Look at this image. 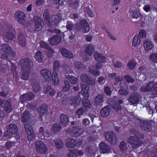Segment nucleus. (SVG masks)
Wrapping results in <instances>:
<instances>
[{
  "label": "nucleus",
  "mask_w": 157,
  "mask_h": 157,
  "mask_svg": "<svg viewBox=\"0 0 157 157\" xmlns=\"http://www.w3.org/2000/svg\"><path fill=\"white\" fill-rule=\"evenodd\" d=\"M0 52L2 54V58L6 59L8 58L10 54L14 56L15 53L13 52L10 46L7 44L0 45Z\"/></svg>",
  "instance_id": "1"
},
{
  "label": "nucleus",
  "mask_w": 157,
  "mask_h": 157,
  "mask_svg": "<svg viewBox=\"0 0 157 157\" xmlns=\"http://www.w3.org/2000/svg\"><path fill=\"white\" fill-rule=\"evenodd\" d=\"M140 91L145 92L151 91L153 94L157 95V82L154 83L151 81L149 82L146 86H142L140 88Z\"/></svg>",
  "instance_id": "2"
},
{
  "label": "nucleus",
  "mask_w": 157,
  "mask_h": 157,
  "mask_svg": "<svg viewBox=\"0 0 157 157\" xmlns=\"http://www.w3.org/2000/svg\"><path fill=\"white\" fill-rule=\"evenodd\" d=\"M61 19L60 17L58 15H54L51 17L50 21H48L47 22V25L52 29L56 28L58 27V23L60 21Z\"/></svg>",
  "instance_id": "3"
},
{
  "label": "nucleus",
  "mask_w": 157,
  "mask_h": 157,
  "mask_svg": "<svg viewBox=\"0 0 157 157\" xmlns=\"http://www.w3.org/2000/svg\"><path fill=\"white\" fill-rule=\"evenodd\" d=\"M104 136L105 139L109 141L113 145L116 144L117 141V137L115 133L113 132H105Z\"/></svg>",
  "instance_id": "4"
},
{
  "label": "nucleus",
  "mask_w": 157,
  "mask_h": 157,
  "mask_svg": "<svg viewBox=\"0 0 157 157\" xmlns=\"http://www.w3.org/2000/svg\"><path fill=\"white\" fill-rule=\"evenodd\" d=\"M76 29L77 31H82L86 33L89 31L90 27L87 21L84 19H82L81 20Z\"/></svg>",
  "instance_id": "5"
},
{
  "label": "nucleus",
  "mask_w": 157,
  "mask_h": 157,
  "mask_svg": "<svg viewBox=\"0 0 157 157\" xmlns=\"http://www.w3.org/2000/svg\"><path fill=\"white\" fill-rule=\"evenodd\" d=\"M33 65L32 61L29 59H25L21 61L20 66L22 71L27 70L30 71L31 67Z\"/></svg>",
  "instance_id": "6"
},
{
  "label": "nucleus",
  "mask_w": 157,
  "mask_h": 157,
  "mask_svg": "<svg viewBox=\"0 0 157 157\" xmlns=\"http://www.w3.org/2000/svg\"><path fill=\"white\" fill-rule=\"evenodd\" d=\"M128 141L134 148H136L140 146L141 143V142L138 137L136 135L130 136L128 138Z\"/></svg>",
  "instance_id": "7"
},
{
  "label": "nucleus",
  "mask_w": 157,
  "mask_h": 157,
  "mask_svg": "<svg viewBox=\"0 0 157 157\" xmlns=\"http://www.w3.org/2000/svg\"><path fill=\"white\" fill-rule=\"evenodd\" d=\"M35 145L37 152L41 154H44L47 152L48 150L47 148L43 141H36Z\"/></svg>",
  "instance_id": "8"
},
{
  "label": "nucleus",
  "mask_w": 157,
  "mask_h": 157,
  "mask_svg": "<svg viewBox=\"0 0 157 157\" xmlns=\"http://www.w3.org/2000/svg\"><path fill=\"white\" fill-rule=\"evenodd\" d=\"M135 123H140V127L143 130L147 132H150L151 130V124L147 121H142L139 119H137L135 121Z\"/></svg>",
  "instance_id": "9"
},
{
  "label": "nucleus",
  "mask_w": 157,
  "mask_h": 157,
  "mask_svg": "<svg viewBox=\"0 0 157 157\" xmlns=\"http://www.w3.org/2000/svg\"><path fill=\"white\" fill-rule=\"evenodd\" d=\"M81 81L88 84L93 86L95 84V81L92 78L87 74L83 73L81 75L80 77Z\"/></svg>",
  "instance_id": "10"
},
{
  "label": "nucleus",
  "mask_w": 157,
  "mask_h": 157,
  "mask_svg": "<svg viewBox=\"0 0 157 157\" xmlns=\"http://www.w3.org/2000/svg\"><path fill=\"white\" fill-rule=\"evenodd\" d=\"M140 94L137 92H134L129 97L128 101L133 105L137 104L140 101Z\"/></svg>",
  "instance_id": "11"
},
{
  "label": "nucleus",
  "mask_w": 157,
  "mask_h": 157,
  "mask_svg": "<svg viewBox=\"0 0 157 157\" xmlns=\"http://www.w3.org/2000/svg\"><path fill=\"white\" fill-rule=\"evenodd\" d=\"M34 18L35 24L34 31H40L42 29V26L44 25L43 21L41 18L35 16Z\"/></svg>",
  "instance_id": "12"
},
{
  "label": "nucleus",
  "mask_w": 157,
  "mask_h": 157,
  "mask_svg": "<svg viewBox=\"0 0 157 157\" xmlns=\"http://www.w3.org/2000/svg\"><path fill=\"white\" fill-rule=\"evenodd\" d=\"M0 105L4 107V110L8 113L11 110V100L8 99L7 100H2L0 99Z\"/></svg>",
  "instance_id": "13"
},
{
  "label": "nucleus",
  "mask_w": 157,
  "mask_h": 157,
  "mask_svg": "<svg viewBox=\"0 0 157 157\" xmlns=\"http://www.w3.org/2000/svg\"><path fill=\"white\" fill-rule=\"evenodd\" d=\"M14 17L16 21L19 23L23 24L26 19L25 14L21 11H17L15 12Z\"/></svg>",
  "instance_id": "14"
},
{
  "label": "nucleus",
  "mask_w": 157,
  "mask_h": 157,
  "mask_svg": "<svg viewBox=\"0 0 157 157\" xmlns=\"http://www.w3.org/2000/svg\"><path fill=\"white\" fill-rule=\"evenodd\" d=\"M102 67V65L100 63H98L95 65V70L94 69L92 66H90L89 67V71L93 75L96 76L99 75L100 72L97 69H101Z\"/></svg>",
  "instance_id": "15"
},
{
  "label": "nucleus",
  "mask_w": 157,
  "mask_h": 157,
  "mask_svg": "<svg viewBox=\"0 0 157 157\" xmlns=\"http://www.w3.org/2000/svg\"><path fill=\"white\" fill-rule=\"evenodd\" d=\"M34 97L35 95L33 93L29 92L21 96L20 98V100L22 103H23L25 101L31 100Z\"/></svg>",
  "instance_id": "16"
},
{
  "label": "nucleus",
  "mask_w": 157,
  "mask_h": 157,
  "mask_svg": "<svg viewBox=\"0 0 157 157\" xmlns=\"http://www.w3.org/2000/svg\"><path fill=\"white\" fill-rule=\"evenodd\" d=\"M41 75L45 79L46 81L49 82L52 78V74L50 71L47 69H43L40 71Z\"/></svg>",
  "instance_id": "17"
},
{
  "label": "nucleus",
  "mask_w": 157,
  "mask_h": 157,
  "mask_svg": "<svg viewBox=\"0 0 157 157\" xmlns=\"http://www.w3.org/2000/svg\"><path fill=\"white\" fill-rule=\"evenodd\" d=\"M80 87L82 89V94L83 96L85 98H88L89 95V90L90 86L81 83H80Z\"/></svg>",
  "instance_id": "18"
},
{
  "label": "nucleus",
  "mask_w": 157,
  "mask_h": 157,
  "mask_svg": "<svg viewBox=\"0 0 157 157\" xmlns=\"http://www.w3.org/2000/svg\"><path fill=\"white\" fill-rule=\"evenodd\" d=\"M81 100V98L79 95H76L74 97L70 98L69 104L71 105H73L75 107H76L79 104Z\"/></svg>",
  "instance_id": "19"
},
{
  "label": "nucleus",
  "mask_w": 157,
  "mask_h": 157,
  "mask_svg": "<svg viewBox=\"0 0 157 157\" xmlns=\"http://www.w3.org/2000/svg\"><path fill=\"white\" fill-rule=\"evenodd\" d=\"M17 130V127L14 124H10L7 129V132L8 135L11 136L15 134Z\"/></svg>",
  "instance_id": "20"
},
{
  "label": "nucleus",
  "mask_w": 157,
  "mask_h": 157,
  "mask_svg": "<svg viewBox=\"0 0 157 157\" xmlns=\"http://www.w3.org/2000/svg\"><path fill=\"white\" fill-rule=\"evenodd\" d=\"M100 151L103 153H108L110 151L111 148L109 145L104 142H102L99 144Z\"/></svg>",
  "instance_id": "21"
},
{
  "label": "nucleus",
  "mask_w": 157,
  "mask_h": 157,
  "mask_svg": "<svg viewBox=\"0 0 157 157\" xmlns=\"http://www.w3.org/2000/svg\"><path fill=\"white\" fill-rule=\"evenodd\" d=\"M44 92L45 94L51 96H54L55 93L54 89L49 85L45 86L44 87Z\"/></svg>",
  "instance_id": "22"
},
{
  "label": "nucleus",
  "mask_w": 157,
  "mask_h": 157,
  "mask_svg": "<svg viewBox=\"0 0 157 157\" xmlns=\"http://www.w3.org/2000/svg\"><path fill=\"white\" fill-rule=\"evenodd\" d=\"M94 56L95 60L98 62L103 63L106 61V59L102 54L99 53L97 52H95Z\"/></svg>",
  "instance_id": "23"
},
{
  "label": "nucleus",
  "mask_w": 157,
  "mask_h": 157,
  "mask_svg": "<svg viewBox=\"0 0 157 157\" xmlns=\"http://www.w3.org/2000/svg\"><path fill=\"white\" fill-rule=\"evenodd\" d=\"M143 45L145 50L146 51L151 50L153 46L151 42L148 39H146L144 41Z\"/></svg>",
  "instance_id": "24"
},
{
  "label": "nucleus",
  "mask_w": 157,
  "mask_h": 157,
  "mask_svg": "<svg viewBox=\"0 0 157 157\" xmlns=\"http://www.w3.org/2000/svg\"><path fill=\"white\" fill-rule=\"evenodd\" d=\"M40 117L46 115L48 113L47 108L46 105H43L40 106L37 109Z\"/></svg>",
  "instance_id": "25"
},
{
  "label": "nucleus",
  "mask_w": 157,
  "mask_h": 157,
  "mask_svg": "<svg viewBox=\"0 0 157 157\" xmlns=\"http://www.w3.org/2000/svg\"><path fill=\"white\" fill-rule=\"evenodd\" d=\"M61 53L63 56L68 58H72L74 57L73 55L71 52L65 48L61 49Z\"/></svg>",
  "instance_id": "26"
},
{
  "label": "nucleus",
  "mask_w": 157,
  "mask_h": 157,
  "mask_svg": "<svg viewBox=\"0 0 157 157\" xmlns=\"http://www.w3.org/2000/svg\"><path fill=\"white\" fill-rule=\"evenodd\" d=\"M66 146L69 148H73L75 146L77 143L75 140L71 138L67 139Z\"/></svg>",
  "instance_id": "27"
},
{
  "label": "nucleus",
  "mask_w": 157,
  "mask_h": 157,
  "mask_svg": "<svg viewBox=\"0 0 157 157\" xmlns=\"http://www.w3.org/2000/svg\"><path fill=\"white\" fill-rule=\"evenodd\" d=\"M50 43L51 44L55 45L59 44L61 41V38L59 36H54L50 39H49Z\"/></svg>",
  "instance_id": "28"
},
{
  "label": "nucleus",
  "mask_w": 157,
  "mask_h": 157,
  "mask_svg": "<svg viewBox=\"0 0 157 157\" xmlns=\"http://www.w3.org/2000/svg\"><path fill=\"white\" fill-rule=\"evenodd\" d=\"M132 17L133 19V21L135 22H138L141 19V15L137 11H134L132 12Z\"/></svg>",
  "instance_id": "29"
},
{
  "label": "nucleus",
  "mask_w": 157,
  "mask_h": 157,
  "mask_svg": "<svg viewBox=\"0 0 157 157\" xmlns=\"http://www.w3.org/2000/svg\"><path fill=\"white\" fill-rule=\"evenodd\" d=\"M94 48L93 45H88L86 46L85 50V52L89 56H91L92 53L94 51Z\"/></svg>",
  "instance_id": "30"
},
{
  "label": "nucleus",
  "mask_w": 157,
  "mask_h": 157,
  "mask_svg": "<svg viewBox=\"0 0 157 157\" xmlns=\"http://www.w3.org/2000/svg\"><path fill=\"white\" fill-rule=\"evenodd\" d=\"M103 101V96L102 95L99 94L95 98L94 105L96 106L101 105Z\"/></svg>",
  "instance_id": "31"
},
{
  "label": "nucleus",
  "mask_w": 157,
  "mask_h": 157,
  "mask_svg": "<svg viewBox=\"0 0 157 157\" xmlns=\"http://www.w3.org/2000/svg\"><path fill=\"white\" fill-rule=\"evenodd\" d=\"M110 112V107L109 106H106L102 109L100 111L101 115L103 117L108 116Z\"/></svg>",
  "instance_id": "32"
},
{
  "label": "nucleus",
  "mask_w": 157,
  "mask_h": 157,
  "mask_svg": "<svg viewBox=\"0 0 157 157\" xmlns=\"http://www.w3.org/2000/svg\"><path fill=\"white\" fill-rule=\"evenodd\" d=\"M19 43L22 47L26 45V39L25 36L22 34H19L18 36Z\"/></svg>",
  "instance_id": "33"
},
{
  "label": "nucleus",
  "mask_w": 157,
  "mask_h": 157,
  "mask_svg": "<svg viewBox=\"0 0 157 157\" xmlns=\"http://www.w3.org/2000/svg\"><path fill=\"white\" fill-rule=\"evenodd\" d=\"M31 83L34 91L37 92L39 91V86L38 82L36 80H31Z\"/></svg>",
  "instance_id": "34"
},
{
  "label": "nucleus",
  "mask_w": 157,
  "mask_h": 157,
  "mask_svg": "<svg viewBox=\"0 0 157 157\" xmlns=\"http://www.w3.org/2000/svg\"><path fill=\"white\" fill-rule=\"evenodd\" d=\"M30 114L27 111H25L22 116L21 121L23 123L28 121L30 117Z\"/></svg>",
  "instance_id": "35"
},
{
  "label": "nucleus",
  "mask_w": 157,
  "mask_h": 157,
  "mask_svg": "<svg viewBox=\"0 0 157 157\" xmlns=\"http://www.w3.org/2000/svg\"><path fill=\"white\" fill-rule=\"evenodd\" d=\"M60 119L61 123L63 125H66L69 121L68 117L65 114L61 115Z\"/></svg>",
  "instance_id": "36"
},
{
  "label": "nucleus",
  "mask_w": 157,
  "mask_h": 157,
  "mask_svg": "<svg viewBox=\"0 0 157 157\" xmlns=\"http://www.w3.org/2000/svg\"><path fill=\"white\" fill-rule=\"evenodd\" d=\"M136 65V63L134 60L133 59H132L128 62L127 67L129 70H131L135 68Z\"/></svg>",
  "instance_id": "37"
},
{
  "label": "nucleus",
  "mask_w": 157,
  "mask_h": 157,
  "mask_svg": "<svg viewBox=\"0 0 157 157\" xmlns=\"http://www.w3.org/2000/svg\"><path fill=\"white\" fill-rule=\"evenodd\" d=\"M39 135L40 136L42 135L44 137H48V132L47 130L41 127L39 129Z\"/></svg>",
  "instance_id": "38"
},
{
  "label": "nucleus",
  "mask_w": 157,
  "mask_h": 157,
  "mask_svg": "<svg viewBox=\"0 0 157 157\" xmlns=\"http://www.w3.org/2000/svg\"><path fill=\"white\" fill-rule=\"evenodd\" d=\"M52 79L53 84L54 85H56L59 83L57 74L56 72H53Z\"/></svg>",
  "instance_id": "39"
},
{
  "label": "nucleus",
  "mask_w": 157,
  "mask_h": 157,
  "mask_svg": "<svg viewBox=\"0 0 157 157\" xmlns=\"http://www.w3.org/2000/svg\"><path fill=\"white\" fill-rule=\"evenodd\" d=\"M140 43V40L138 36L135 35L133 40L132 45L134 47L138 46Z\"/></svg>",
  "instance_id": "40"
},
{
  "label": "nucleus",
  "mask_w": 157,
  "mask_h": 157,
  "mask_svg": "<svg viewBox=\"0 0 157 157\" xmlns=\"http://www.w3.org/2000/svg\"><path fill=\"white\" fill-rule=\"evenodd\" d=\"M75 66L78 70H82L86 68L85 65L82 64L81 62L77 61L75 63Z\"/></svg>",
  "instance_id": "41"
},
{
  "label": "nucleus",
  "mask_w": 157,
  "mask_h": 157,
  "mask_svg": "<svg viewBox=\"0 0 157 157\" xmlns=\"http://www.w3.org/2000/svg\"><path fill=\"white\" fill-rule=\"evenodd\" d=\"M56 146L58 149H61L63 147V145L62 140L59 139H56L54 140Z\"/></svg>",
  "instance_id": "42"
},
{
  "label": "nucleus",
  "mask_w": 157,
  "mask_h": 157,
  "mask_svg": "<svg viewBox=\"0 0 157 157\" xmlns=\"http://www.w3.org/2000/svg\"><path fill=\"white\" fill-rule=\"evenodd\" d=\"M66 78L70 81L71 83L73 84H76L78 80L77 78L71 75H67Z\"/></svg>",
  "instance_id": "43"
},
{
  "label": "nucleus",
  "mask_w": 157,
  "mask_h": 157,
  "mask_svg": "<svg viewBox=\"0 0 157 157\" xmlns=\"http://www.w3.org/2000/svg\"><path fill=\"white\" fill-rule=\"evenodd\" d=\"M7 30L9 31L6 33L7 38L10 40H13L14 38V35L12 33V30L11 29H8Z\"/></svg>",
  "instance_id": "44"
},
{
  "label": "nucleus",
  "mask_w": 157,
  "mask_h": 157,
  "mask_svg": "<svg viewBox=\"0 0 157 157\" xmlns=\"http://www.w3.org/2000/svg\"><path fill=\"white\" fill-rule=\"evenodd\" d=\"M43 55L40 51H38L36 54L35 58L39 62H41L43 59Z\"/></svg>",
  "instance_id": "45"
},
{
  "label": "nucleus",
  "mask_w": 157,
  "mask_h": 157,
  "mask_svg": "<svg viewBox=\"0 0 157 157\" xmlns=\"http://www.w3.org/2000/svg\"><path fill=\"white\" fill-rule=\"evenodd\" d=\"M82 102L84 107L86 109L89 108L90 106V101L87 99H83L82 101Z\"/></svg>",
  "instance_id": "46"
},
{
  "label": "nucleus",
  "mask_w": 157,
  "mask_h": 157,
  "mask_svg": "<svg viewBox=\"0 0 157 157\" xmlns=\"http://www.w3.org/2000/svg\"><path fill=\"white\" fill-rule=\"evenodd\" d=\"M52 130L54 132L59 131L61 129V125L59 124H55L52 125Z\"/></svg>",
  "instance_id": "47"
},
{
  "label": "nucleus",
  "mask_w": 157,
  "mask_h": 157,
  "mask_svg": "<svg viewBox=\"0 0 157 157\" xmlns=\"http://www.w3.org/2000/svg\"><path fill=\"white\" fill-rule=\"evenodd\" d=\"M119 147L121 150L123 151H124L127 149V147L126 144L123 141L120 142Z\"/></svg>",
  "instance_id": "48"
},
{
  "label": "nucleus",
  "mask_w": 157,
  "mask_h": 157,
  "mask_svg": "<svg viewBox=\"0 0 157 157\" xmlns=\"http://www.w3.org/2000/svg\"><path fill=\"white\" fill-rule=\"evenodd\" d=\"M70 88V84L68 81L67 80L65 81L63 89V91L64 92H66Z\"/></svg>",
  "instance_id": "49"
},
{
  "label": "nucleus",
  "mask_w": 157,
  "mask_h": 157,
  "mask_svg": "<svg viewBox=\"0 0 157 157\" xmlns=\"http://www.w3.org/2000/svg\"><path fill=\"white\" fill-rule=\"evenodd\" d=\"M124 78L126 80V81L128 83H132L134 81V80L133 78L128 75H124Z\"/></svg>",
  "instance_id": "50"
},
{
  "label": "nucleus",
  "mask_w": 157,
  "mask_h": 157,
  "mask_svg": "<svg viewBox=\"0 0 157 157\" xmlns=\"http://www.w3.org/2000/svg\"><path fill=\"white\" fill-rule=\"evenodd\" d=\"M86 111L87 110L86 108L82 107L78 109L77 110L76 113L78 115H80L86 112Z\"/></svg>",
  "instance_id": "51"
},
{
  "label": "nucleus",
  "mask_w": 157,
  "mask_h": 157,
  "mask_svg": "<svg viewBox=\"0 0 157 157\" xmlns=\"http://www.w3.org/2000/svg\"><path fill=\"white\" fill-rule=\"evenodd\" d=\"M25 130L27 133H29L33 132L32 127L28 124H25Z\"/></svg>",
  "instance_id": "52"
},
{
  "label": "nucleus",
  "mask_w": 157,
  "mask_h": 157,
  "mask_svg": "<svg viewBox=\"0 0 157 157\" xmlns=\"http://www.w3.org/2000/svg\"><path fill=\"white\" fill-rule=\"evenodd\" d=\"M23 72L22 74L21 78L24 80H26L28 79V77L29 76V71H28L27 70L22 71Z\"/></svg>",
  "instance_id": "53"
},
{
  "label": "nucleus",
  "mask_w": 157,
  "mask_h": 157,
  "mask_svg": "<svg viewBox=\"0 0 157 157\" xmlns=\"http://www.w3.org/2000/svg\"><path fill=\"white\" fill-rule=\"evenodd\" d=\"M73 131V132L76 135L81 134L83 131L82 129L79 128L77 127H74Z\"/></svg>",
  "instance_id": "54"
},
{
  "label": "nucleus",
  "mask_w": 157,
  "mask_h": 157,
  "mask_svg": "<svg viewBox=\"0 0 157 157\" xmlns=\"http://www.w3.org/2000/svg\"><path fill=\"white\" fill-rule=\"evenodd\" d=\"M53 69L55 71H58L60 67V64L59 61L57 60L54 61L53 63Z\"/></svg>",
  "instance_id": "55"
},
{
  "label": "nucleus",
  "mask_w": 157,
  "mask_h": 157,
  "mask_svg": "<svg viewBox=\"0 0 157 157\" xmlns=\"http://www.w3.org/2000/svg\"><path fill=\"white\" fill-rule=\"evenodd\" d=\"M150 59L154 62H157V53L151 54L150 56Z\"/></svg>",
  "instance_id": "56"
},
{
  "label": "nucleus",
  "mask_w": 157,
  "mask_h": 157,
  "mask_svg": "<svg viewBox=\"0 0 157 157\" xmlns=\"http://www.w3.org/2000/svg\"><path fill=\"white\" fill-rule=\"evenodd\" d=\"M77 150H72L70 151L68 153L67 155L69 157H76Z\"/></svg>",
  "instance_id": "57"
},
{
  "label": "nucleus",
  "mask_w": 157,
  "mask_h": 157,
  "mask_svg": "<svg viewBox=\"0 0 157 157\" xmlns=\"http://www.w3.org/2000/svg\"><path fill=\"white\" fill-rule=\"evenodd\" d=\"M79 2L78 1H76L71 5V7L73 8L74 10H77L79 8Z\"/></svg>",
  "instance_id": "58"
},
{
  "label": "nucleus",
  "mask_w": 157,
  "mask_h": 157,
  "mask_svg": "<svg viewBox=\"0 0 157 157\" xmlns=\"http://www.w3.org/2000/svg\"><path fill=\"white\" fill-rule=\"evenodd\" d=\"M85 12L87 13L91 17H93L92 12L90 10V8L88 7H86L84 8Z\"/></svg>",
  "instance_id": "59"
},
{
  "label": "nucleus",
  "mask_w": 157,
  "mask_h": 157,
  "mask_svg": "<svg viewBox=\"0 0 157 157\" xmlns=\"http://www.w3.org/2000/svg\"><path fill=\"white\" fill-rule=\"evenodd\" d=\"M112 107L116 111H118L121 110V106L120 105L117 104H113Z\"/></svg>",
  "instance_id": "60"
},
{
  "label": "nucleus",
  "mask_w": 157,
  "mask_h": 157,
  "mask_svg": "<svg viewBox=\"0 0 157 157\" xmlns=\"http://www.w3.org/2000/svg\"><path fill=\"white\" fill-rule=\"evenodd\" d=\"M27 134V138L29 140H32L35 138V135L33 132Z\"/></svg>",
  "instance_id": "61"
},
{
  "label": "nucleus",
  "mask_w": 157,
  "mask_h": 157,
  "mask_svg": "<svg viewBox=\"0 0 157 157\" xmlns=\"http://www.w3.org/2000/svg\"><path fill=\"white\" fill-rule=\"evenodd\" d=\"M113 62L114 66L116 67L119 68L121 67L122 65V63L119 61L114 62V60H113Z\"/></svg>",
  "instance_id": "62"
},
{
  "label": "nucleus",
  "mask_w": 157,
  "mask_h": 157,
  "mask_svg": "<svg viewBox=\"0 0 157 157\" xmlns=\"http://www.w3.org/2000/svg\"><path fill=\"white\" fill-rule=\"evenodd\" d=\"M139 34L140 38H143L146 37L147 33L144 30H142L140 32Z\"/></svg>",
  "instance_id": "63"
},
{
  "label": "nucleus",
  "mask_w": 157,
  "mask_h": 157,
  "mask_svg": "<svg viewBox=\"0 0 157 157\" xmlns=\"http://www.w3.org/2000/svg\"><path fill=\"white\" fill-rule=\"evenodd\" d=\"M118 93L121 95L125 96L127 95L129 93L128 91L123 89L120 90Z\"/></svg>",
  "instance_id": "64"
}]
</instances>
